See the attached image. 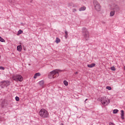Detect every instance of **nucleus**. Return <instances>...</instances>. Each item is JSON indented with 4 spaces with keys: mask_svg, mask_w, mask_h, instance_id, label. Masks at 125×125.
<instances>
[{
    "mask_svg": "<svg viewBox=\"0 0 125 125\" xmlns=\"http://www.w3.org/2000/svg\"><path fill=\"white\" fill-rule=\"evenodd\" d=\"M39 115L41 118H48L49 113H48V111H47V110L42 108L39 111Z\"/></svg>",
    "mask_w": 125,
    "mask_h": 125,
    "instance_id": "1",
    "label": "nucleus"
},
{
    "mask_svg": "<svg viewBox=\"0 0 125 125\" xmlns=\"http://www.w3.org/2000/svg\"><path fill=\"white\" fill-rule=\"evenodd\" d=\"M93 4L94 9L97 12H99V11H101L102 6L101 4H100L99 2L97 0H93Z\"/></svg>",
    "mask_w": 125,
    "mask_h": 125,
    "instance_id": "2",
    "label": "nucleus"
},
{
    "mask_svg": "<svg viewBox=\"0 0 125 125\" xmlns=\"http://www.w3.org/2000/svg\"><path fill=\"white\" fill-rule=\"evenodd\" d=\"M59 72H61L60 70L55 69L53 71H51L50 74L48 75V77L49 79H54L55 75L57 74L58 76H59Z\"/></svg>",
    "mask_w": 125,
    "mask_h": 125,
    "instance_id": "3",
    "label": "nucleus"
},
{
    "mask_svg": "<svg viewBox=\"0 0 125 125\" xmlns=\"http://www.w3.org/2000/svg\"><path fill=\"white\" fill-rule=\"evenodd\" d=\"M101 102L104 106H107L110 103V100L106 97H103L101 99Z\"/></svg>",
    "mask_w": 125,
    "mask_h": 125,
    "instance_id": "4",
    "label": "nucleus"
},
{
    "mask_svg": "<svg viewBox=\"0 0 125 125\" xmlns=\"http://www.w3.org/2000/svg\"><path fill=\"white\" fill-rule=\"evenodd\" d=\"M12 79L16 82H22L23 77L20 75H13L12 77Z\"/></svg>",
    "mask_w": 125,
    "mask_h": 125,
    "instance_id": "5",
    "label": "nucleus"
},
{
    "mask_svg": "<svg viewBox=\"0 0 125 125\" xmlns=\"http://www.w3.org/2000/svg\"><path fill=\"white\" fill-rule=\"evenodd\" d=\"M83 36L84 39H85V40L86 41L89 39V33H88V31L86 28H83Z\"/></svg>",
    "mask_w": 125,
    "mask_h": 125,
    "instance_id": "6",
    "label": "nucleus"
},
{
    "mask_svg": "<svg viewBox=\"0 0 125 125\" xmlns=\"http://www.w3.org/2000/svg\"><path fill=\"white\" fill-rule=\"evenodd\" d=\"M0 84H1V85H4L5 86H7V85H9V82L3 81L0 83Z\"/></svg>",
    "mask_w": 125,
    "mask_h": 125,
    "instance_id": "7",
    "label": "nucleus"
},
{
    "mask_svg": "<svg viewBox=\"0 0 125 125\" xmlns=\"http://www.w3.org/2000/svg\"><path fill=\"white\" fill-rule=\"evenodd\" d=\"M121 118L122 120L125 119V112L124 110H121Z\"/></svg>",
    "mask_w": 125,
    "mask_h": 125,
    "instance_id": "8",
    "label": "nucleus"
},
{
    "mask_svg": "<svg viewBox=\"0 0 125 125\" xmlns=\"http://www.w3.org/2000/svg\"><path fill=\"white\" fill-rule=\"evenodd\" d=\"M39 84L41 85L42 87H43L44 86V81H41L39 82Z\"/></svg>",
    "mask_w": 125,
    "mask_h": 125,
    "instance_id": "9",
    "label": "nucleus"
},
{
    "mask_svg": "<svg viewBox=\"0 0 125 125\" xmlns=\"http://www.w3.org/2000/svg\"><path fill=\"white\" fill-rule=\"evenodd\" d=\"M86 9V7L85 6L81 7L79 8V11H84Z\"/></svg>",
    "mask_w": 125,
    "mask_h": 125,
    "instance_id": "10",
    "label": "nucleus"
},
{
    "mask_svg": "<svg viewBox=\"0 0 125 125\" xmlns=\"http://www.w3.org/2000/svg\"><path fill=\"white\" fill-rule=\"evenodd\" d=\"M17 50L18 51L21 52L22 50V46L21 45H18L17 46Z\"/></svg>",
    "mask_w": 125,
    "mask_h": 125,
    "instance_id": "11",
    "label": "nucleus"
},
{
    "mask_svg": "<svg viewBox=\"0 0 125 125\" xmlns=\"http://www.w3.org/2000/svg\"><path fill=\"white\" fill-rule=\"evenodd\" d=\"M95 66V63H91V64H88L87 67L88 68H93Z\"/></svg>",
    "mask_w": 125,
    "mask_h": 125,
    "instance_id": "12",
    "label": "nucleus"
},
{
    "mask_svg": "<svg viewBox=\"0 0 125 125\" xmlns=\"http://www.w3.org/2000/svg\"><path fill=\"white\" fill-rule=\"evenodd\" d=\"M40 76L41 74L40 73H37L34 75V79H37V77H40Z\"/></svg>",
    "mask_w": 125,
    "mask_h": 125,
    "instance_id": "13",
    "label": "nucleus"
},
{
    "mask_svg": "<svg viewBox=\"0 0 125 125\" xmlns=\"http://www.w3.org/2000/svg\"><path fill=\"white\" fill-rule=\"evenodd\" d=\"M116 7H117V5H113L112 6H111L110 10H114V9H116Z\"/></svg>",
    "mask_w": 125,
    "mask_h": 125,
    "instance_id": "14",
    "label": "nucleus"
},
{
    "mask_svg": "<svg viewBox=\"0 0 125 125\" xmlns=\"http://www.w3.org/2000/svg\"><path fill=\"white\" fill-rule=\"evenodd\" d=\"M114 15H115V11H111L110 12V16L111 17L114 16Z\"/></svg>",
    "mask_w": 125,
    "mask_h": 125,
    "instance_id": "15",
    "label": "nucleus"
},
{
    "mask_svg": "<svg viewBox=\"0 0 125 125\" xmlns=\"http://www.w3.org/2000/svg\"><path fill=\"white\" fill-rule=\"evenodd\" d=\"M64 33L65 34V39H67V38H68V31L66 30H65Z\"/></svg>",
    "mask_w": 125,
    "mask_h": 125,
    "instance_id": "16",
    "label": "nucleus"
},
{
    "mask_svg": "<svg viewBox=\"0 0 125 125\" xmlns=\"http://www.w3.org/2000/svg\"><path fill=\"white\" fill-rule=\"evenodd\" d=\"M61 42L60 39L58 38H57L56 40V43H59V42Z\"/></svg>",
    "mask_w": 125,
    "mask_h": 125,
    "instance_id": "17",
    "label": "nucleus"
},
{
    "mask_svg": "<svg viewBox=\"0 0 125 125\" xmlns=\"http://www.w3.org/2000/svg\"><path fill=\"white\" fill-rule=\"evenodd\" d=\"M63 84H64V85H65V86H68V82H67L66 81H63Z\"/></svg>",
    "mask_w": 125,
    "mask_h": 125,
    "instance_id": "18",
    "label": "nucleus"
},
{
    "mask_svg": "<svg viewBox=\"0 0 125 125\" xmlns=\"http://www.w3.org/2000/svg\"><path fill=\"white\" fill-rule=\"evenodd\" d=\"M23 33V31L21 30H20L19 31H18V33L17 34V36H19V35H21V34Z\"/></svg>",
    "mask_w": 125,
    "mask_h": 125,
    "instance_id": "19",
    "label": "nucleus"
},
{
    "mask_svg": "<svg viewBox=\"0 0 125 125\" xmlns=\"http://www.w3.org/2000/svg\"><path fill=\"white\" fill-rule=\"evenodd\" d=\"M0 42H5V41L3 39H2V38H1V37H0Z\"/></svg>",
    "mask_w": 125,
    "mask_h": 125,
    "instance_id": "20",
    "label": "nucleus"
},
{
    "mask_svg": "<svg viewBox=\"0 0 125 125\" xmlns=\"http://www.w3.org/2000/svg\"><path fill=\"white\" fill-rule=\"evenodd\" d=\"M119 112V110L118 109H114L113 111V114H117Z\"/></svg>",
    "mask_w": 125,
    "mask_h": 125,
    "instance_id": "21",
    "label": "nucleus"
},
{
    "mask_svg": "<svg viewBox=\"0 0 125 125\" xmlns=\"http://www.w3.org/2000/svg\"><path fill=\"white\" fill-rule=\"evenodd\" d=\"M110 69L112 71H116V68L115 67V66L111 67Z\"/></svg>",
    "mask_w": 125,
    "mask_h": 125,
    "instance_id": "22",
    "label": "nucleus"
},
{
    "mask_svg": "<svg viewBox=\"0 0 125 125\" xmlns=\"http://www.w3.org/2000/svg\"><path fill=\"white\" fill-rule=\"evenodd\" d=\"M106 88L108 90H111L112 89V88L111 87V86H106Z\"/></svg>",
    "mask_w": 125,
    "mask_h": 125,
    "instance_id": "23",
    "label": "nucleus"
},
{
    "mask_svg": "<svg viewBox=\"0 0 125 125\" xmlns=\"http://www.w3.org/2000/svg\"><path fill=\"white\" fill-rule=\"evenodd\" d=\"M15 99L16 101H19V100H20V99H19V97H16Z\"/></svg>",
    "mask_w": 125,
    "mask_h": 125,
    "instance_id": "24",
    "label": "nucleus"
},
{
    "mask_svg": "<svg viewBox=\"0 0 125 125\" xmlns=\"http://www.w3.org/2000/svg\"><path fill=\"white\" fill-rule=\"evenodd\" d=\"M0 70H4V67L2 66H0Z\"/></svg>",
    "mask_w": 125,
    "mask_h": 125,
    "instance_id": "25",
    "label": "nucleus"
},
{
    "mask_svg": "<svg viewBox=\"0 0 125 125\" xmlns=\"http://www.w3.org/2000/svg\"><path fill=\"white\" fill-rule=\"evenodd\" d=\"M76 11H77V9H73V12H76Z\"/></svg>",
    "mask_w": 125,
    "mask_h": 125,
    "instance_id": "26",
    "label": "nucleus"
},
{
    "mask_svg": "<svg viewBox=\"0 0 125 125\" xmlns=\"http://www.w3.org/2000/svg\"><path fill=\"white\" fill-rule=\"evenodd\" d=\"M9 2H12V0H9Z\"/></svg>",
    "mask_w": 125,
    "mask_h": 125,
    "instance_id": "27",
    "label": "nucleus"
},
{
    "mask_svg": "<svg viewBox=\"0 0 125 125\" xmlns=\"http://www.w3.org/2000/svg\"><path fill=\"white\" fill-rule=\"evenodd\" d=\"M75 74H79V72H75Z\"/></svg>",
    "mask_w": 125,
    "mask_h": 125,
    "instance_id": "28",
    "label": "nucleus"
},
{
    "mask_svg": "<svg viewBox=\"0 0 125 125\" xmlns=\"http://www.w3.org/2000/svg\"><path fill=\"white\" fill-rule=\"evenodd\" d=\"M87 100V99H86L85 100V101H86Z\"/></svg>",
    "mask_w": 125,
    "mask_h": 125,
    "instance_id": "29",
    "label": "nucleus"
},
{
    "mask_svg": "<svg viewBox=\"0 0 125 125\" xmlns=\"http://www.w3.org/2000/svg\"><path fill=\"white\" fill-rule=\"evenodd\" d=\"M62 125H63V124H62Z\"/></svg>",
    "mask_w": 125,
    "mask_h": 125,
    "instance_id": "30",
    "label": "nucleus"
}]
</instances>
